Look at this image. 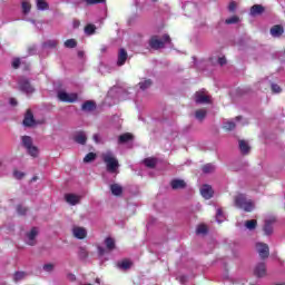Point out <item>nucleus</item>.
Segmentation results:
<instances>
[{"mask_svg":"<svg viewBox=\"0 0 285 285\" xmlns=\"http://www.w3.org/2000/svg\"><path fill=\"white\" fill-rule=\"evenodd\" d=\"M102 161L106 164L107 173L111 175H119V160L115 157L112 151H106L102 154Z\"/></svg>","mask_w":285,"mask_h":285,"instance_id":"obj_1","label":"nucleus"},{"mask_svg":"<svg viewBox=\"0 0 285 285\" xmlns=\"http://www.w3.org/2000/svg\"><path fill=\"white\" fill-rule=\"evenodd\" d=\"M235 206L245 210V213H250L255 208L253 200L246 198V195L239 194L235 197Z\"/></svg>","mask_w":285,"mask_h":285,"instance_id":"obj_2","label":"nucleus"},{"mask_svg":"<svg viewBox=\"0 0 285 285\" xmlns=\"http://www.w3.org/2000/svg\"><path fill=\"white\" fill-rule=\"evenodd\" d=\"M166 43H170V36L165 35L161 39L159 37L154 36L149 40V46L154 50H161V48H166Z\"/></svg>","mask_w":285,"mask_h":285,"instance_id":"obj_3","label":"nucleus"},{"mask_svg":"<svg viewBox=\"0 0 285 285\" xmlns=\"http://www.w3.org/2000/svg\"><path fill=\"white\" fill-rule=\"evenodd\" d=\"M18 88L21 90V92H24L26 95H32L35 92V87L30 85V81L26 78H20L18 81Z\"/></svg>","mask_w":285,"mask_h":285,"instance_id":"obj_4","label":"nucleus"},{"mask_svg":"<svg viewBox=\"0 0 285 285\" xmlns=\"http://www.w3.org/2000/svg\"><path fill=\"white\" fill-rule=\"evenodd\" d=\"M58 99L60 101H65L66 104H75V101H77L78 99V96L77 94H68L66 91H59Z\"/></svg>","mask_w":285,"mask_h":285,"instance_id":"obj_5","label":"nucleus"},{"mask_svg":"<svg viewBox=\"0 0 285 285\" xmlns=\"http://www.w3.org/2000/svg\"><path fill=\"white\" fill-rule=\"evenodd\" d=\"M256 250L262 259H266V257L271 255V249L268 248V245L265 243H257Z\"/></svg>","mask_w":285,"mask_h":285,"instance_id":"obj_6","label":"nucleus"},{"mask_svg":"<svg viewBox=\"0 0 285 285\" xmlns=\"http://www.w3.org/2000/svg\"><path fill=\"white\" fill-rule=\"evenodd\" d=\"M196 104H210V96L206 90H200L195 94Z\"/></svg>","mask_w":285,"mask_h":285,"instance_id":"obj_7","label":"nucleus"},{"mask_svg":"<svg viewBox=\"0 0 285 285\" xmlns=\"http://www.w3.org/2000/svg\"><path fill=\"white\" fill-rule=\"evenodd\" d=\"M72 235L76 239H86L88 237V230L85 227L75 226L72 227Z\"/></svg>","mask_w":285,"mask_h":285,"instance_id":"obj_8","label":"nucleus"},{"mask_svg":"<svg viewBox=\"0 0 285 285\" xmlns=\"http://www.w3.org/2000/svg\"><path fill=\"white\" fill-rule=\"evenodd\" d=\"M65 200L70 206H77V204H80V202H81V196L80 195H76V194H66L65 195Z\"/></svg>","mask_w":285,"mask_h":285,"instance_id":"obj_9","label":"nucleus"},{"mask_svg":"<svg viewBox=\"0 0 285 285\" xmlns=\"http://www.w3.org/2000/svg\"><path fill=\"white\" fill-rule=\"evenodd\" d=\"M240 119H242V117L238 116V117L235 118L236 122H234L233 120H229V121L225 122L224 124L225 130H235L236 126H244L246 124V121L245 122H239Z\"/></svg>","mask_w":285,"mask_h":285,"instance_id":"obj_10","label":"nucleus"},{"mask_svg":"<svg viewBox=\"0 0 285 285\" xmlns=\"http://www.w3.org/2000/svg\"><path fill=\"white\" fill-rule=\"evenodd\" d=\"M37 235H39V230L33 227L28 234H27V244L29 246H35V244H37V242L35 239H37Z\"/></svg>","mask_w":285,"mask_h":285,"instance_id":"obj_11","label":"nucleus"},{"mask_svg":"<svg viewBox=\"0 0 285 285\" xmlns=\"http://www.w3.org/2000/svg\"><path fill=\"white\" fill-rule=\"evenodd\" d=\"M213 187H210V185H203L200 187V195L204 197V199L213 198Z\"/></svg>","mask_w":285,"mask_h":285,"instance_id":"obj_12","label":"nucleus"},{"mask_svg":"<svg viewBox=\"0 0 285 285\" xmlns=\"http://www.w3.org/2000/svg\"><path fill=\"white\" fill-rule=\"evenodd\" d=\"M35 124V116L32 115V111L28 110L23 119V126L31 128Z\"/></svg>","mask_w":285,"mask_h":285,"instance_id":"obj_13","label":"nucleus"},{"mask_svg":"<svg viewBox=\"0 0 285 285\" xmlns=\"http://www.w3.org/2000/svg\"><path fill=\"white\" fill-rule=\"evenodd\" d=\"M127 60H128V52L126 51V49L124 48L119 49L117 66H124Z\"/></svg>","mask_w":285,"mask_h":285,"instance_id":"obj_14","label":"nucleus"},{"mask_svg":"<svg viewBox=\"0 0 285 285\" xmlns=\"http://www.w3.org/2000/svg\"><path fill=\"white\" fill-rule=\"evenodd\" d=\"M256 277H264L266 275V263H259L254 269Z\"/></svg>","mask_w":285,"mask_h":285,"instance_id":"obj_15","label":"nucleus"},{"mask_svg":"<svg viewBox=\"0 0 285 285\" xmlns=\"http://www.w3.org/2000/svg\"><path fill=\"white\" fill-rule=\"evenodd\" d=\"M170 186L174 190H181V188H186V181L184 179H174Z\"/></svg>","mask_w":285,"mask_h":285,"instance_id":"obj_16","label":"nucleus"},{"mask_svg":"<svg viewBox=\"0 0 285 285\" xmlns=\"http://www.w3.org/2000/svg\"><path fill=\"white\" fill-rule=\"evenodd\" d=\"M75 141H76V144H80L81 146H83L86 144V141H88V137L86 136V132L78 131L75 135Z\"/></svg>","mask_w":285,"mask_h":285,"instance_id":"obj_17","label":"nucleus"},{"mask_svg":"<svg viewBox=\"0 0 285 285\" xmlns=\"http://www.w3.org/2000/svg\"><path fill=\"white\" fill-rule=\"evenodd\" d=\"M263 12H264V7L262 4H254L250 8L249 14L252 17H257V14H263Z\"/></svg>","mask_w":285,"mask_h":285,"instance_id":"obj_18","label":"nucleus"},{"mask_svg":"<svg viewBox=\"0 0 285 285\" xmlns=\"http://www.w3.org/2000/svg\"><path fill=\"white\" fill-rule=\"evenodd\" d=\"M271 35L272 37H282V35H284V27L276 24L274 27H272L271 29Z\"/></svg>","mask_w":285,"mask_h":285,"instance_id":"obj_19","label":"nucleus"},{"mask_svg":"<svg viewBox=\"0 0 285 285\" xmlns=\"http://www.w3.org/2000/svg\"><path fill=\"white\" fill-rule=\"evenodd\" d=\"M239 150L243 155H248L250 153V146L246 140H239Z\"/></svg>","mask_w":285,"mask_h":285,"instance_id":"obj_20","label":"nucleus"},{"mask_svg":"<svg viewBox=\"0 0 285 285\" xmlns=\"http://www.w3.org/2000/svg\"><path fill=\"white\" fill-rule=\"evenodd\" d=\"M140 90H148L150 86H153V80L151 79H144L138 83Z\"/></svg>","mask_w":285,"mask_h":285,"instance_id":"obj_21","label":"nucleus"},{"mask_svg":"<svg viewBox=\"0 0 285 285\" xmlns=\"http://www.w3.org/2000/svg\"><path fill=\"white\" fill-rule=\"evenodd\" d=\"M212 63H218L219 66H226V57L214 56L210 58Z\"/></svg>","mask_w":285,"mask_h":285,"instance_id":"obj_22","label":"nucleus"},{"mask_svg":"<svg viewBox=\"0 0 285 285\" xmlns=\"http://www.w3.org/2000/svg\"><path fill=\"white\" fill-rule=\"evenodd\" d=\"M110 190L112 195H116V196H119L121 195V193H124V188L121 187V185H118V184L111 185Z\"/></svg>","mask_w":285,"mask_h":285,"instance_id":"obj_23","label":"nucleus"},{"mask_svg":"<svg viewBox=\"0 0 285 285\" xmlns=\"http://www.w3.org/2000/svg\"><path fill=\"white\" fill-rule=\"evenodd\" d=\"M81 109L85 110L86 112H90V111L95 110V102L86 101L85 104H82Z\"/></svg>","mask_w":285,"mask_h":285,"instance_id":"obj_24","label":"nucleus"},{"mask_svg":"<svg viewBox=\"0 0 285 285\" xmlns=\"http://www.w3.org/2000/svg\"><path fill=\"white\" fill-rule=\"evenodd\" d=\"M145 166H147V168H155V166H157V159L156 158H146L144 160Z\"/></svg>","mask_w":285,"mask_h":285,"instance_id":"obj_25","label":"nucleus"},{"mask_svg":"<svg viewBox=\"0 0 285 285\" xmlns=\"http://www.w3.org/2000/svg\"><path fill=\"white\" fill-rule=\"evenodd\" d=\"M26 277H27L26 272H16L13 275V282H21L26 279Z\"/></svg>","mask_w":285,"mask_h":285,"instance_id":"obj_26","label":"nucleus"},{"mask_svg":"<svg viewBox=\"0 0 285 285\" xmlns=\"http://www.w3.org/2000/svg\"><path fill=\"white\" fill-rule=\"evenodd\" d=\"M206 112H207L206 109L196 110V112H195L196 119H198V121H203V119L206 118Z\"/></svg>","mask_w":285,"mask_h":285,"instance_id":"obj_27","label":"nucleus"},{"mask_svg":"<svg viewBox=\"0 0 285 285\" xmlns=\"http://www.w3.org/2000/svg\"><path fill=\"white\" fill-rule=\"evenodd\" d=\"M105 244H106V248L108 250H115V239L114 238L107 237L105 239Z\"/></svg>","mask_w":285,"mask_h":285,"instance_id":"obj_28","label":"nucleus"},{"mask_svg":"<svg viewBox=\"0 0 285 285\" xmlns=\"http://www.w3.org/2000/svg\"><path fill=\"white\" fill-rule=\"evenodd\" d=\"M130 139H132L130 134L120 135L118 138V144H126L127 141H130Z\"/></svg>","mask_w":285,"mask_h":285,"instance_id":"obj_29","label":"nucleus"},{"mask_svg":"<svg viewBox=\"0 0 285 285\" xmlns=\"http://www.w3.org/2000/svg\"><path fill=\"white\" fill-rule=\"evenodd\" d=\"M264 233H265V235L273 234V223H271V220H266L265 226H264Z\"/></svg>","mask_w":285,"mask_h":285,"instance_id":"obj_30","label":"nucleus"},{"mask_svg":"<svg viewBox=\"0 0 285 285\" xmlns=\"http://www.w3.org/2000/svg\"><path fill=\"white\" fill-rule=\"evenodd\" d=\"M95 159H97V154L89 153L85 156L83 161L85 164H90V161H95Z\"/></svg>","mask_w":285,"mask_h":285,"instance_id":"obj_31","label":"nucleus"},{"mask_svg":"<svg viewBox=\"0 0 285 285\" xmlns=\"http://www.w3.org/2000/svg\"><path fill=\"white\" fill-rule=\"evenodd\" d=\"M245 226L248 230H255V228H257V220L252 219V220H247L245 223Z\"/></svg>","mask_w":285,"mask_h":285,"instance_id":"obj_32","label":"nucleus"},{"mask_svg":"<svg viewBox=\"0 0 285 285\" xmlns=\"http://www.w3.org/2000/svg\"><path fill=\"white\" fill-rule=\"evenodd\" d=\"M203 173H205L206 175H208L210 173H215V165L207 164V165L203 166Z\"/></svg>","mask_w":285,"mask_h":285,"instance_id":"obj_33","label":"nucleus"},{"mask_svg":"<svg viewBox=\"0 0 285 285\" xmlns=\"http://www.w3.org/2000/svg\"><path fill=\"white\" fill-rule=\"evenodd\" d=\"M224 219H226V216H224V212H222V209L218 208V209L216 210V222H217L218 224H222V222H224Z\"/></svg>","mask_w":285,"mask_h":285,"instance_id":"obj_34","label":"nucleus"},{"mask_svg":"<svg viewBox=\"0 0 285 285\" xmlns=\"http://www.w3.org/2000/svg\"><path fill=\"white\" fill-rule=\"evenodd\" d=\"M119 268H122L124 271H128L132 266V263L128 259L122 261L121 263L118 264Z\"/></svg>","mask_w":285,"mask_h":285,"instance_id":"obj_35","label":"nucleus"},{"mask_svg":"<svg viewBox=\"0 0 285 285\" xmlns=\"http://www.w3.org/2000/svg\"><path fill=\"white\" fill-rule=\"evenodd\" d=\"M37 8L39 10H48V2L46 0H37Z\"/></svg>","mask_w":285,"mask_h":285,"instance_id":"obj_36","label":"nucleus"},{"mask_svg":"<svg viewBox=\"0 0 285 285\" xmlns=\"http://www.w3.org/2000/svg\"><path fill=\"white\" fill-rule=\"evenodd\" d=\"M95 30H97V27L95 24H87L85 27V32L89 36L95 35Z\"/></svg>","mask_w":285,"mask_h":285,"instance_id":"obj_37","label":"nucleus"},{"mask_svg":"<svg viewBox=\"0 0 285 285\" xmlns=\"http://www.w3.org/2000/svg\"><path fill=\"white\" fill-rule=\"evenodd\" d=\"M22 144L24 148H30L32 146V138H30L29 136L22 137Z\"/></svg>","mask_w":285,"mask_h":285,"instance_id":"obj_38","label":"nucleus"},{"mask_svg":"<svg viewBox=\"0 0 285 285\" xmlns=\"http://www.w3.org/2000/svg\"><path fill=\"white\" fill-rule=\"evenodd\" d=\"M27 150L31 157H37V155H39V149L32 145L31 147H28Z\"/></svg>","mask_w":285,"mask_h":285,"instance_id":"obj_39","label":"nucleus"},{"mask_svg":"<svg viewBox=\"0 0 285 285\" xmlns=\"http://www.w3.org/2000/svg\"><path fill=\"white\" fill-rule=\"evenodd\" d=\"M59 45V41L57 40H47L45 43H43V47L45 48H55L56 46Z\"/></svg>","mask_w":285,"mask_h":285,"instance_id":"obj_40","label":"nucleus"},{"mask_svg":"<svg viewBox=\"0 0 285 285\" xmlns=\"http://www.w3.org/2000/svg\"><path fill=\"white\" fill-rule=\"evenodd\" d=\"M65 48H77V40L68 39L65 41Z\"/></svg>","mask_w":285,"mask_h":285,"instance_id":"obj_41","label":"nucleus"},{"mask_svg":"<svg viewBox=\"0 0 285 285\" xmlns=\"http://www.w3.org/2000/svg\"><path fill=\"white\" fill-rule=\"evenodd\" d=\"M197 235H206L208 233V228L206 225H199L196 229Z\"/></svg>","mask_w":285,"mask_h":285,"instance_id":"obj_42","label":"nucleus"},{"mask_svg":"<svg viewBox=\"0 0 285 285\" xmlns=\"http://www.w3.org/2000/svg\"><path fill=\"white\" fill-rule=\"evenodd\" d=\"M78 255L81 259H86V257H88V250L86 249V247H80L78 250Z\"/></svg>","mask_w":285,"mask_h":285,"instance_id":"obj_43","label":"nucleus"},{"mask_svg":"<svg viewBox=\"0 0 285 285\" xmlns=\"http://www.w3.org/2000/svg\"><path fill=\"white\" fill-rule=\"evenodd\" d=\"M30 8H31L30 2H28V1L22 2V12L24 14H28V12H30Z\"/></svg>","mask_w":285,"mask_h":285,"instance_id":"obj_44","label":"nucleus"},{"mask_svg":"<svg viewBox=\"0 0 285 285\" xmlns=\"http://www.w3.org/2000/svg\"><path fill=\"white\" fill-rule=\"evenodd\" d=\"M238 21H239V18L237 16H234V17H232L229 19H226L225 23H227V26H230L233 23H237Z\"/></svg>","mask_w":285,"mask_h":285,"instance_id":"obj_45","label":"nucleus"},{"mask_svg":"<svg viewBox=\"0 0 285 285\" xmlns=\"http://www.w3.org/2000/svg\"><path fill=\"white\" fill-rule=\"evenodd\" d=\"M21 63H24L23 60H21V59H19V58H14V59L12 60L11 66H12V68H14V69L17 70V68H19V66H20Z\"/></svg>","mask_w":285,"mask_h":285,"instance_id":"obj_46","label":"nucleus"},{"mask_svg":"<svg viewBox=\"0 0 285 285\" xmlns=\"http://www.w3.org/2000/svg\"><path fill=\"white\" fill-rule=\"evenodd\" d=\"M43 271H46V273H52L55 271V265L53 264H45Z\"/></svg>","mask_w":285,"mask_h":285,"instance_id":"obj_47","label":"nucleus"},{"mask_svg":"<svg viewBox=\"0 0 285 285\" xmlns=\"http://www.w3.org/2000/svg\"><path fill=\"white\" fill-rule=\"evenodd\" d=\"M17 213H18V215H26V213H28V208H26V207L19 205V206L17 207Z\"/></svg>","mask_w":285,"mask_h":285,"instance_id":"obj_48","label":"nucleus"},{"mask_svg":"<svg viewBox=\"0 0 285 285\" xmlns=\"http://www.w3.org/2000/svg\"><path fill=\"white\" fill-rule=\"evenodd\" d=\"M88 6H95V3H106V0H85Z\"/></svg>","mask_w":285,"mask_h":285,"instance_id":"obj_49","label":"nucleus"},{"mask_svg":"<svg viewBox=\"0 0 285 285\" xmlns=\"http://www.w3.org/2000/svg\"><path fill=\"white\" fill-rule=\"evenodd\" d=\"M272 90L273 92H282V88L278 85L272 83Z\"/></svg>","mask_w":285,"mask_h":285,"instance_id":"obj_50","label":"nucleus"},{"mask_svg":"<svg viewBox=\"0 0 285 285\" xmlns=\"http://www.w3.org/2000/svg\"><path fill=\"white\" fill-rule=\"evenodd\" d=\"M24 174L22 171H14L13 173V177H16V179H23Z\"/></svg>","mask_w":285,"mask_h":285,"instance_id":"obj_51","label":"nucleus"},{"mask_svg":"<svg viewBox=\"0 0 285 285\" xmlns=\"http://www.w3.org/2000/svg\"><path fill=\"white\" fill-rule=\"evenodd\" d=\"M235 8H237V4L235 2H230L228 7L229 11L234 12Z\"/></svg>","mask_w":285,"mask_h":285,"instance_id":"obj_52","label":"nucleus"},{"mask_svg":"<svg viewBox=\"0 0 285 285\" xmlns=\"http://www.w3.org/2000/svg\"><path fill=\"white\" fill-rule=\"evenodd\" d=\"M67 278H68L70 282H75V279H77V277L75 276V274H68V275H67Z\"/></svg>","mask_w":285,"mask_h":285,"instance_id":"obj_53","label":"nucleus"},{"mask_svg":"<svg viewBox=\"0 0 285 285\" xmlns=\"http://www.w3.org/2000/svg\"><path fill=\"white\" fill-rule=\"evenodd\" d=\"M98 253L99 255H105L106 249H104V247H98Z\"/></svg>","mask_w":285,"mask_h":285,"instance_id":"obj_54","label":"nucleus"},{"mask_svg":"<svg viewBox=\"0 0 285 285\" xmlns=\"http://www.w3.org/2000/svg\"><path fill=\"white\" fill-rule=\"evenodd\" d=\"M79 26H81V22H79V20H75L73 28H79Z\"/></svg>","mask_w":285,"mask_h":285,"instance_id":"obj_55","label":"nucleus"},{"mask_svg":"<svg viewBox=\"0 0 285 285\" xmlns=\"http://www.w3.org/2000/svg\"><path fill=\"white\" fill-rule=\"evenodd\" d=\"M94 141H96V144H99V134L94 135Z\"/></svg>","mask_w":285,"mask_h":285,"instance_id":"obj_56","label":"nucleus"},{"mask_svg":"<svg viewBox=\"0 0 285 285\" xmlns=\"http://www.w3.org/2000/svg\"><path fill=\"white\" fill-rule=\"evenodd\" d=\"M10 105H11V106H17V99L11 98V99H10Z\"/></svg>","mask_w":285,"mask_h":285,"instance_id":"obj_57","label":"nucleus"},{"mask_svg":"<svg viewBox=\"0 0 285 285\" xmlns=\"http://www.w3.org/2000/svg\"><path fill=\"white\" fill-rule=\"evenodd\" d=\"M180 284H184L186 282V276H180L178 277Z\"/></svg>","mask_w":285,"mask_h":285,"instance_id":"obj_58","label":"nucleus"},{"mask_svg":"<svg viewBox=\"0 0 285 285\" xmlns=\"http://www.w3.org/2000/svg\"><path fill=\"white\" fill-rule=\"evenodd\" d=\"M78 55H79V57H83V52H81V51Z\"/></svg>","mask_w":285,"mask_h":285,"instance_id":"obj_59","label":"nucleus"},{"mask_svg":"<svg viewBox=\"0 0 285 285\" xmlns=\"http://www.w3.org/2000/svg\"><path fill=\"white\" fill-rule=\"evenodd\" d=\"M96 282L99 284V278H97Z\"/></svg>","mask_w":285,"mask_h":285,"instance_id":"obj_60","label":"nucleus"},{"mask_svg":"<svg viewBox=\"0 0 285 285\" xmlns=\"http://www.w3.org/2000/svg\"><path fill=\"white\" fill-rule=\"evenodd\" d=\"M151 1H157V0H151Z\"/></svg>","mask_w":285,"mask_h":285,"instance_id":"obj_61","label":"nucleus"}]
</instances>
